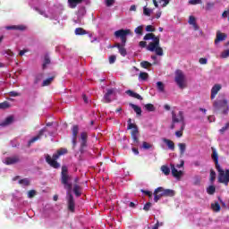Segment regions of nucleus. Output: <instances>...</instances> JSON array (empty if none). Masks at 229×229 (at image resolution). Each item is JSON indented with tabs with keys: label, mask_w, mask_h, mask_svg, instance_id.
<instances>
[{
	"label": "nucleus",
	"mask_w": 229,
	"mask_h": 229,
	"mask_svg": "<svg viewBox=\"0 0 229 229\" xmlns=\"http://www.w3.org/2000/svg\"><path fill=\"white\" fill-rule=\"evenodd\" d=\"M44 131H46V130H41L38 133V135L35 136L34 138H32L30 141H29V146H31V144H33V142H37V140H39V139L42 137V135H44Z\"/></svg>",
	"instance_id": "23"
},
{
	"label": "nucleus",
	"mask_w": 229,
	"mask_h": 229,
	"mask_svg": "<svg viewBox=\"0 0 229 229\" xmlns=\"http://www.w3.org/2000/svg\"><path fill=\"white\" fill-rule=\"evenodd\" d=\"M51 81H53V77H50L48 79H46L45 81H43V87H47V85L51 84Z\"/></svg>",
	"instance_id": "42"
},
{
	"label": "nucleus",
	"mask_w": 229,
	"mask_h": 229,
	"mask_svg": "<svg viewBox=\"0 0 229 229\" xmlns=\"http://www.w3.org/2000/svg\"><path fill=\"white\" fill-rule=\"evenodd\" d=\"M172 176L175 178V180L180 181L183 176V173H172Z\"/></svg>",
	"instance_id": "34"
},
{
	"label": "nucleus",
	"mask_w": 229,
	"mask_h": 229,
	"mask_svg": "<svg viewBox=\"0 0 229 229\" xmlns=\"http://www.w3.org/2000/svg\"><path fill=\"white\" fill-rule=\"evenodd\" d=\"M49 64H51V60H49L47 55H46L43 62V69H46L47 65H49Z\"/></svg>",
	"instance_id": "40"
},
{
	"label": "nucleus",
	"mask_w": 229,
	"mask_h": 229,
	"mask_svg": "<svg viewBox=\"0 0 229 229\" xmlns=\"http://www.w3.org/2000/svg\"><path fill=\"white\" fill-rule=\"evenodd\" d=\"M146 31H155V29L151 25H148L146 27Z\"/></svg>",
	"instance_id": "60"
},
{
	"label": "nucleus",
	"mask_w": 229,
	"mask_h": 229,
	"mask_svg": "<svg viewBox=\"0 0 229 229\" xmlns=\"http://www.w3.org/2000/svg\"><path fill=\"white\" fill-rule=\"evenodd\" d=\"M219 90H221V84H216L213 86L211 89V99L216 98V96H217V92H219Z\"/></svg>",
	"instance_id": "21"
},
{
	"label": "nucleus",
	"mask_w": 229,
	"mask_h": 229,
	"mask_svg": "<svg viewBox=\"0 0 229 229\" xmlns=\"http://www.w3.org/2000/svg\"><path fill=\"white\" fill-rule=\"evenodd\" d=\"M175 83H177L179 89H185L187 87V81L183 72L177 70L175 72Z\"/></svg>",
	"instance_id": "5"
},
{
	"label": "nucleus",
	"mask_w": 229,
	"mask_h": 229,
	"mask_svg": "<svg viewBox=\"0 0 229 229\" xmlns=\"http://www.w3.org/2000/svg\"><path fill=\"white\" fill-rule=\"evenodd\" d=\"M143 13L144 15H146L147 17H149V15H151L153 13V10L152 9H149L148 7H144L143 8Z\"/></svg>",
	"instance_id": "35"
},
{
	"label": "nucleus",
	"mask_w": 229,
	"mask_h": 229,
	"mask_svg": "<svg viewBox=\"0 0 229 229\" xmlns=\"http://www.w3.org/2000/svg\"><path fill=\"white\" fill-rule=\"evenodd\" d=\"M85 13H87V11L85 10V8L84 7L80 8L77 13L78 20L80 21L81 17L85 15Z\"/></svg>",
	"instance_id": "28"
},
{
	"label": "nucleus",
	"mask_w": 229,
	"mask_h": 229,
	"mask_svg": "<svg viewBox=\"0 0 229 229\" xmlns=\"http://www.w3.org/2000/svg\"><path fill=\"white\" fill-rule=\"evenodd\" d=\"M79 131H80V127H78V125H73L72 129V143L73 148H76Z\"/></svg>",
	"instance_id": "8"
},
{
	"label": "nucleus",
	"mask_w": 229,
	"mask_h": 229,
	"mask_svg": "<svg viewBox=\"0 0 229 229\" xmlns=\"http://www.w3.org/2000/svg\"><path fill=\"white\" fill-rule=\"evenodd\" d=\"M148 78H149V75L148 74V72H140V75H139L140 81H146Z\"/></svg>",
	"instance_id": "27"
},
{
	"label": "nucleus",
	"mask_w": 229,
	"mask_h": 229,
	"mask_svg": "<svg viewBox=\"0 0 229 229\" xmlns=\"http://www.w3.org/2000/svg\"><path fill=\"white\" fill-rule=\"evenodd\" d=\"M83 0H68L70 8H76Z\"/></svg>",
	"instance_id": "25"
},
{
	"label": "nucleus",
	"mask_w": 229,
	"mask_h": 229,
	"mask_svg": "<svg viewBox=\"0 0 229 229\" xmlns=\"http://www.w3.org/2000/svg\"><path fill=\"white\" fill-rule=\"evenodd\" d=\"M141 148H142L143 149H151V148H153V145H151L150 143H148V142L144 141V142L142 143Z\"/></svg>",
	"instance_id": "41"
},
{
	"label": "nucleus",
	"mask_w": 229,
	"mask_h": 229,
	"mask_svg": "<svg viewBox=\"0 0 229 229\" xmlns=\"http://www.w3.org/2000/svg\"><path fill=\"white\" fill-rule=\"evenodd\" d=\"M221 56H222V58H228V56H229V49L224 51V52L222 53Z\"/></svg>",
	"instance_id": "53"
},
{
	"label": "nucleus",
	"mask_w": 229,
	"mask_h": 229,
	"mask_svg": "<svg viewBox=\"0 0 229 229\" xmlns=\"http://www.w3.org/2000/svg\"><path fill=\"white\" fill-rule=\"evenodd\" d=\"M185 118L183 117V112L178 111L177 113L172 112V124L170 130H185Z\"/></svg>",
	"instance_id": "3"
},
{
	"label": "nucleus",
	"mask_w": 229,
	"mask_h": 229,
	"mask_svg": "<svg viewBox=\"0 0 229 229\" xmlns=\"http://www.w3.org/2000/svg\"><path fill=\"white\" fill-rule=\"evenodd\" d=\"M184 164H185V163L183 162V160H181L180 164H179V165H176L177 169H180V168L183 167V165H184Z\"/></svg>",
	"instance_id": "63"
},
{
	"label": "nucleus",
	"mask_w": 229,
	"mask_h": 229,
	"mask_svg": "<svg viewBox=\"0 0 229 229\" xmlns=\"http://www.w3.org/2000/svg\"><path fill=\"white\" fill-rule=\"evenodd\" d=\"M218 182L219 183H224L225 185H228L229 173H220L218 174Z\"/></svg>",
	"instance_id": "13"
},
{
	"label": "nucleus",
	"mask_w": 229,
	"mask_h": 229,
	"mask_svg": "<svg viewBox=\"0 0 229 229\" xmlns=\"http://www.w3.org/2000/svg\"><path fill=\"white\" fill-rule=\"evenodd\" d=\"M199 1H201V0H190L189 4H199Z\"/></svg>",
	"instance_id": "58"
},
{
	"label": "nucleus",
	"mask_w": 229,
	"mask_h": 229,
	"mask_svg": "<svg viewBox=\"0 0 229 229\" xmlns=\"http://www.w3.org/2000/svg\"><path fill=\"white\" fill-rule=\"evenodd\" d=\"M172 173H182V171L176 170V166L174 165H171Z\"/></svg>",
	"instance_id": "59"
},
{
	"label": "nucleus",
	"mask_w": 229,
	"mask_h": 229,
	"mask_svg": "<svg viewBox=\"0 0 229 229\" xmlns=\"http://www.w3.org/2000/svg\"><path fill=\"white\" fill-rule=\"evenodd\" d=\"M6 108H10V103L8 102H3V103H0V110H4Z\"/></svg>",
	"instance_id": "43"
},
{
	"label": "nucleus",
	"mask_w": 229,
	"mask_h": 229,
	"mask_svg": "<svg viewBox=\"0 0 229 229\" xmlns=\"http://www.w3.org/2000/svg\"><path fill=\"white\" fill-rule=\"evenodd\" d=\"M188 24H190V26H191L192 30H194L195 31H198V30H199V27L198 26V23L196 22V17H194V16H190Z\"/></svg>",
	"instance_id": "16"
},
{
	"label": "nucleus",
	"mask_w": 229,
	"mask_h": 229,
	"mask_svg": "<svg viewBox=\"0 0 229 229\" xmlns=\"http://www.w3.org/2000/svg\"><path fill=\"white\" fill-rule=\"evenodd\" d=\"M10 96H12V98H17V96H19V93L15 92V91H11Z\"/></svg>",
	"instance_id": "62"
},
{
	"label": "nucleus",
	"mask_w": 229,
	"mask_h": 229,
	"mask_svg": "<svg viewBox=\"0 0 229 229\" xmlns=\"http://www.w3.org/2000/svg\"><path fill=\"white\" fill-rule=\"evenodd\" d=\"M162 141L164 142V144H165V146H167L170 151H174V142L173 140L164 138Z\"/></svg>",
	"instance_id": "22"
},
{
	"label": "nucleus",
	"mask_w": 229,
	"mask_h": 229,
	"mask_svg": "<svg viewBox=\"0 0 229 229\" xmlns=\"http://www.w3.org/2000/svg\"><path fill=\"white\" fill-rule=\"evenodd\" d=\"M140 66L143 67V69H148V67H151V64L147 61H143L140 63Z\"/></svg>",
	"instance_id": "44"
},
{
	"label": "nucleus",
	"mask_w": 229,
	"mask_h": 229,
	"mask_svg": "<svg viewBox=\"0 0 229 229\" xmlns=\"http://www.w3.org/2000/svg\"><path fill=\"white\" fill-rule=\"evenodd\" d=\"M73 193L75 194L76 198H80L81 196V192L83 191V188L80 184H73Z\"/></svg>",
	"instance_id": "20"
},
{
	"label": "nucleus",
	"mask_w": 229,
	"mask_h": 229,
	"mask_svg": "<svg viewBox=\"0 0 229 229\" xmlns=\"http://www.w3.org/2000/svg\"><path fill=\"white\" fill-rule=\"evenodd\" d=\"M124 46H126V45H123V43L122 44L117 43L114 46V47H117V49L122 56H126V55H127L126 48L124 47Z\"/></svg>",
	"instance_id": "18"
},
{
	"label": "nucleus",
	"mask_w": 229,
	"mask_h": 229,
	"mask_svg": "<svg viewBox=\"0 0 229 229\" xmlns=\"http://www.w3.org/2000/svg\"><path fill=\"white\" fill-rule=\"evenodd\" d=\"M5 53H6L7 56H9V57L13 56V52H12V50H7Z\"/></svg>",
	"instance_id": "64"
},
{
	"label": "nucleus",
	"mask_w": 229,
	"mask_h": 229,
	"mask_svg": "<svg viewBox=\"0 0 229 229\" xmlns=\"http://www.w3.org/2000/svg\"><path fill=\"white\" fill-rule=\"evenodd\" d=\"M75 35H87V30L81 28L75 29Z\"/></svg>",
	"instance_id": "33"
},
{
	"label": "nucleus",
	"mask_w": 229,
	"mask_h": 229,
	"mask_svg": "<svg viewBox=\"0 0 229 229\" xmlns=\"http://www.w3.org/2000/svg\"><path fill=\"white\" fill-rule=\"evenodd\" d=\"M115 60H117V57L115 55L109 56V64H115Z\"/></svg>",
	"instance_id": "49"
},
{
	"label": "nucleus",
	"mask_w": 229,
	"mask_h": 229,
	"mask_svg": "<svg viewBox=\"0 0 229 229\" xmlns=\"http://www.w3.org/2000/svg\"><path fill=\"white\" fill-rule=\"evenodd\" d=\"M162 191H164L163 187H158L157 189L155 190V191H154V201L156 203L158 202L160 198L164 197V195H162Z\"/></svg>",
	"instance_id": "14"
},
{
	"label": "nucleus",
	"mask_w": 229,
	"mask_h": 229,
	"mask_svg": "<svg viewBox=\"0 0 229 229\" xmlns=\"http://www.w3.org/2000/svg\"><path fill=\"white\" fill-rule=\"evenodd\" d=\"M128 130H132L131 131V137L136 144H139V138H137V135L139 134V129L137 128V125L135 123H131V119L128 120Z\"/></svg>",
	"instance_id": "7"
},
{
	"label": "nucleus",
	"mask_w": 229,
	"mask_h": 229,
	"mask_svg": "<svg viewBox=\"0 0 229 229\" xmlns=\"http://www.w3.org/2000/svg\"><path fill=\"white\" fill-rule=\"evenodd\" d=\"M128 35H131V30L130 29L119 30L114 32V37H116V38H121L123 46H126V37H128Z\"/></svg>",
	"instance_id": "6"
},
{
	"label": "nucleus",
	"mask_w": 229,
	"mask_h": 229,
	"mask_svg": "<svg viewBox=\"0 0 229 229\" xmlns=\"http://www.w3.org/2000/svg\"><path fill=\"white\" fill-rule=\"evenodd\" d=\"M144 30V26L143 25H140L139 27H137L135 30H134V33H136V35H142V31Z\"/></svg>",
	"instance_id": "37"
},
{
	"label": "nucleus",
	"mask_w": 229,
	"mask_h": 229,
	"mask_svg": "<svg viewBox=\"0 0 229 229\" xmlns=\"http://www.w3.org/2000/svg\"><path fill=\"white\" fill-rule=\"evenodd\" d=\"M65 153H67V148H61L57 151V153L53 155V157H51L49 155H47L46 160L47 164L51 165V167H54V169H58V167H60V164H58L56 160H58L62 155H65Z\"/></svg>",
	"instance_id": "4"
},
{
	"label": "nucleus",
	"mask_w": 229,
	"mask_h": 229,
	"mask_svg": "<svg viewBox=\"0 0 229 229\" xmlns=\"http://www.w3.org/2000/svg\"><path fill=\"white\" fill-rule=\"evenodd\" d=\"M61 183L66 191L68 210L74 212L76 210V201H74V196H72V176L69 173H62Z\"/></svg>",
	"instance_id": "1"
},
{
	"label": "nucleus",
	"mask_w": 229,
	"mask_h": 229,
	"mask_svg": "<svg viewBox=\"0 0 229 229\" xmlns=\"http://www.w3.org/2000/svg\"><path fill=\"white\" fill-rule=\"evenodd\" d=\"M19 183L24 185L25 187H28L30 185V180L28 178L21 179L19 181Z\"/></svg>",
	"instance_id": "38"
},
{
	"label": "nucleus",
	"mask_w": 229,
	"mask_h": 229,
	"mask_svg": "<svg viewBox=\"0 0 229 229\" xmlns=\"http://www.w3.org/2000/svg\"><path fill=\"white\" fill-rule=\"evenodd\" d=\"M35 196H37V191L35 190L29 191L28 198L31 199V198H35Z\"/></svg>",
	"instance_id": "45"
},
{
	"label": "nucleus",
	"mask_w": 229,
	"mask_h": 229,
	"mask_svg": "<svg viewBox=\"0 0 229 229\" xmlns=\"http://www.w3.org/2000/svg\"><path fill=\"white\" fill-rule=\"evenodd\" d=\"M131 106L138 115H140V114H142V109H140L139 106L131 104Z\"/></svg>",
	"instance_id": "29"
},
{
	"label": "nucleus",
	"mask_w": 229,
	"mask_h": 229,
	"mask_svg": "<svg viewBox=\"0 0 229 229\" xmlns=\"http://www.w3.org/2000/svg\"><path fill=\"white\" fill-rule=\"evenodd\" d=\"M87 132H81L80 137V142H81V151L83 150V148L87 146Z\"/></svg>",
	"instance_id": "15"
},
{
	"label": "nucleus",
	"mask_w": 229,
	"mask_h": 229,
	"mask_svg": "<svg viewBox=\"0 0 229 229\" xmlns=\"http://www.w3.org/2000/svg\"><path fill=\"white\" fill-rule=\"evenodd\" d=\"M157 88L158 92H164V90H165V86H164V83H162V81L157 82Z\"/></svg>",
	"instance_id": "36"
},
{
	"label": "nucleus",
	"mask_w": 229,
	"mask_h": 229,
	"mask_svg": "<svg viewBox=\"0 0 229 229\" xmlns=\"http://www.w3.org/2000/svg\"><path fill=\"white\" fill-rule=\"evenodd\" d=\"M207 192L208 194H209L210 196H212L213 194L216 193V186L214 185H210L207 188Z\"/></svg>",
	"instance_id": "31"
},
{
	"label": "nucleus",
	"mask_w": 229,
	"mask_h": 229,
	"mask_svg": "<svg viewBox=\"0 0 229 229\" xmlns=\"http://www.w3.org/2000/svg\"><path fill=\"white\" fill-rule=\"evenodd\" d=\"M141 192H143V194H146V196H148L149 198H151V196H153V193L149 191L142 190Z\"/></svg>",
	"instance_id": "56"
},
{
	"label": "nucleus",
	"mask_w": 229,
	"mask_h": 229,
	"mask_svg": "<svg viewBox=\"0 0 229 229\" xmlns=\"http://www.w3.org/2000/svg\"><path fill=\"white\" fill-rule=\"evenodd\" d=\"M149 208H151V202H147L143 207V210H145V212H148Z\"/></svg>",
	"instance_id": "48"
},
{
	"label": "nucleus",
	"mask_w": 229,
	"mask_h": 229,
	"mask_svg": "<svg viewBox=\"0 0 229 229\" xmlns=\"http://www.w3.org/2000/svg\"><path fill=\"white\" fill-rule=\"evenodd\" d=\"M212 150H213L212 158L215 161L216 170L219 173H225V171L221 169V165H219V156L217 155V151H216V148H212Z\"/></svg>",
	"instance_id": "10"
},
{
	"label": "nucleus",
	"mask_w": 229,
	"mask_h": 229,
	"mask_svg": "<svg viewBox=\"0 0 229 229\" xmlns=\"http://www.w3.org/2000/svg\"><path fill=\"white\" fill-rule=\"evenodd\" d=\"M183 135V130L182 129H179L177 131H175V136L180 138V137H182Z\"/></svg>",
	"instance_id": "50"
},
{
	"label": "nucleus",
	"mask_w": 229,
	"mask_h": 229,
	"mask_svg": "<svg viewBox=\"0 0 229 229\" xmlns=\"http://www.w3.org/2000/svg\"><path fill=\"white\" fill-rule=\"evenodd\" d=\"M228 15H229V10H228V11H225V12L222 13L223 19H226V17H228Z\"/></svg>",
	"instance_id": "61"
},
{
	"label": "nucleus",
	"mask_w": 229,
	"mask_h": 229,
	"mask_svg": "<svg viewBox=\"0 0 229 229\" xmlns=\"http://www.w3.org/2000/svg\"><path fill=\"white\" fill-rule=\"evenodd\" d=\"M125 93L131 98H135L136 99H142V97H140V95L133 92L132 90H127L125 91Z\"/></svg>",
	"instance_id": "26"
},
{
	"label": "nucleus",
	"mask_w": 229,
	"mask_h": 229,
	"mask_svg": "<svg viewBox=\"0 0 229 229\" xmlns=\"http://www.w3.org/2000/svg\"><path fill=\"white\" fill-rule=\"evenodd\" d=\"M226 37H227L226 34L222 33L221 31L218 30L216 32V38L215 40V44L217 45V44H219V42H223V41L226 40Z\"/></svg>",
	"instance_id": "17"
},
{
	"label": "nucleus",
	"mask_w": 229,
	"mask_h": 229,
	"mask_svg": "<svg viewBox=\"0 0 229 229\" xmlns=\"http://www.w3.org/2000/svg\"><path fill=\"white\" fill-rule=\"evenodd\" d=\"M13 121V117L9 116L5 119V123H4V126H6V124H10Z\"/></svg>",
	"instance_id": "51"
},
{
	"label": "nucleus",
	"mask_w": 229,
	"mask_h": 229,
	"mask_svg": "<svg viewBox=\"0 0 229 229\" xmlns=\"http://www.w3.org/2000/svg\"><path fill=\"white\" fill-rule=\"evenodd\" d=\"M214 106L216 108H226L228 110V99L219 98L214 103Z\"/></svg>",
	"instance_id": "9"
},
{
	"label": "nucleus",
	"mask_w": 229,
	"mask_h": 229,
	"mask_svg": "<svg viewBox=\"0 0 229 229\" xmlns=\"http://www.w3.org/2000/svg\"><path fill=\"white\" fill-rule=\"evenodd\" d=\"M210 182L214 183L216 182V173H210Z\"/></svg>",
	"instance_id": "55"
},
{
	"label": "nucleus",
	"mask_w": 229,
	"mask_h": 229,
	"mask_svg": "<svg viewBox=\"0 0 229 229\" xmlns=\"http://www.w3.org/2000/svg\"><path fill=\"white\" fill-rule=\"evenodd\" d=\"M114 98H115V89H107V92L104 96V101L105 103H110V101H112Z\"/></svg>",
	"instance_id": "11"
},
{
	"label": "nucleus",
	"mask_w": 229,
	"mask_h": 229,
	"mask_svg": "<svg viewBox=\"0 0 229 229\" xmlns=\"http://www.w3.org/2000/svg\"><path fill=\"white\" fill-rule=\"evenodd\" d=\"M161 171H162V173H169L170 170L167 165H162Z\"/></svg>",
	"instance_id": "54"
},
{
	"label": "nucleus",
	"mask_w": 229,
	"mask_h": 229,
	"mask_svg": "<svg viewBox=\"0 0 229 229\" xmlns=\"http://www.w3.org/2000/svg\"><path fill=\"white\" fill-rule=\"evenodd\" d=\"M162 192V196H165V198H173V196H174V194H176V192L174 191V190H171V189H164L163 191H161Z\"/></svg>",
	"instance_id": "19"
},
{
	"label": "nucleus",
	"mask_w": 229,
	"mask_h": 229,
	"mask_svg": "<svg viewBox=\"0 0 229 229\" xmlns=\"http://www.w3.org/2000/svg\"><path fill=\"white\" fill-rule=\"evenodd\" d=\"M211 210H213V212H221V205H219V202L215 201L211 203Z\"/></svg>",
	"instance_id": "24"
},
{
	"label": "nucleus",
	"mask_w": 229,
	"mask_h": 229,
	"mask_svg": "<svg viewBox=\"0 0 229 229\" xmlns=\"http://www.w3.org/2000/svg\"><path fill=\"white\" fill-rule=\"evenodd\" d=\"M145 108L148 112H155V106H153V104L145 105Z\"/></svg>",
	"instance_id": "39"
},
{
	"label": "nucleus",
	"mask_w": 229,
	"mask_h": 229,
	"mask_svg": "<svg viewBox=\"0 0 229 229\" xmlns=\"http://www.w3.org/2000/svg\"><path fill=\"white\" fill-rule=\"evenodd\" d=\"M6 30H26V27L23 25H19V26H7Z\"/></svg>",
	"instance_id": "30"
},
{
	"label": "nucleus",
	"mask_w": 229,
	"mask_h": 229,
	"mask_svg": "<svg viewBox=\"0 0 229 229\" xmlns=\"http://www.w3.org/2000/svg\"><path fill=\"white\" fill-rule=\"evenodd\" d=\"M143 39L153 40L148 45V51H150L151 53H156L157 56H164V49H162V47H160V38L155 37V34L153 33H148L144 36Z\"/></svg>",
	"instance_id": "2"
},
{
	"label": "nucleus",
	"mask_w": 229,
	"mask_h": 229,
	"mask_svg": "<svg viewBox=\"0 0 229 229\" xmlns=\"http://www.w3.org/2000/svg\"><path fill=\"white\" fill-rule=\"evenodd\" d=\"M19 162H21V159L17 156L9 157L4 159V164H6V165H12L13 164H17Z\"/></svg>",
	"instance_id": "12"
},
{
	"label": "nucleus",
	"mask_w": 229,
	"mask_h": 229,
	"mask_svg": "<svg viewBox=\"0 0 229 229\" xmlns=\"http://www.w3.org/2000/svg\"><path fill=\"white\" fill-rule=\"evenodd\" d=\"M115 0H106V6H112Z\"/></svg>",
	"instance_id": "57"
},
{
	"label": "nucleus",
	"mask_w": 229,
	"mask_h": 229,
	"mask_svg": "<svg viewBox=\"0 0 229 229\" xmlns=\"http://www.w3.org/2000/svg\"><path fill=\"white\" fill-rule=\"evenodd\" d=\"M178 147H179L181 155H183V153H185V149H187V145H185V143H179Z\"/></svg>",
	"instance_id": "32"
},
{
	"label": "nucleus",
	"mask_w": 229,
	"mask_h": 229,
	"mask_svg": "<svg viewBox=\"0 0 229 229\" xmlns=\"http://www.w3.org/2000/svg\"><path fill=\"white\" fill-rule=\"evenodd\" d=\"M171 0H159V3H163L162 7L165 8Z\"/></svg>",
	"instance_id": "52"
},
{
	"label": "nucleus",
	"mask_w": 229,
	"mask_h": 229,
	"mask_svg": "<svg viewBox=\"0 0 229 229\" xmlns=\"http://www.w3.org/2000/svg\"><path fill=\"white\" fill-rule=\"evenodd\" d=\"M201 179L199 177L193 178V185H200Z\"/></svg>",
	"instance_id": "47"
},
{
	"label": "nucleus",
	"mask_w": 229,
	"mask_h": 229,
	"mask_svg": "<svg viewBox=\"0 0 229 229\" xmlns=\"http://www.w3.org/2000/svg\"><path fill=\"white\" fill-rule=\"evenodd\" d=\"M228 128H229V123H225V125L219 130V133L223 135V133H225V131H226Z\"/></svg>",
	"instance_id": "46"
}]
</instances>
